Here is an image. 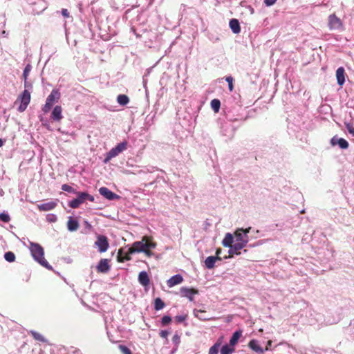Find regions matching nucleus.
<instances>
[{
    "label": "nucleus",
    "instance_id": "nucleus-51",
    "mask_svg": "<svg viewBox=\"0 0 354 354\" xmlns=\"http://www.w3.org/2000/svg\"><path fill=\"white\" fill-rule=\"evenodd\" d=\"M154 170V168L153 167H151V169H149V168H147L146 170H142L140 171V172H144V173H146V172H153Z\"/></svg>",
    "mask_w": 354,
    "mask_h": 354
},
{
    "label": "nucleus",
    "instance_id": "nucleus-44",
    "mask_svg": "<svg viewBox=\"0 0 354 354\" xmlns=\"http://www.w3.org/2000/svg\"><path fill=\"white\" fill-rule=\"evenodd\" d=\"M169 335V332L167 330H160V336L162 337V338H167V336Z\"/></svg>",
    "mask_w": 354,
    "mask_h": 354
},
{
    "label": "nucleus",
    "instance_id": "nucleus-37",
    "mask_svg": "<svg viewBox=\"0 0 354 354\" xmlns=\"http://www.w3.org/2000/svg\"><path fill=\"white\" fill-rule=\"evenodd\" d=\"M0 219L4 223H8L10 220V217L8 214L2 212L0 213Z\"/></svg>",
    "mask_w": 354,
    "mask_h": 354
},
{
    "label": "nucleus",
    "instance_id": "nucleus-22",
    "mask_svg": "<svg viewBox=\"0 0 354 354\" xmlns=\"http://www.w3.org/2000/svg\"><path fill=\"white\" fill-rule=\"evenodd\" d=\"M230 28L233 33L238 34L241 32L240 24L238 19H232L229 23Z\"/></svg>",
    "mask_w": 354,
    "mask_h": 354
},
{
    "label": "nucleus",
    "instance_id": "nucleus-56",
    "mask_svg": "<svg viewBox=\"0 0 354 354\" xmlns=\"http://www.w3.org/2000/svg\"><path fill=\"white\" fill-rule=\"evenodd\" d=\"M2 34H3V35H5V34H6V31H4V30H3V31L2 32Z\"/></svg>",
    "mask_w": 354,
    "mask_h": 354
},
{
    "label": "nucleus",
    "instance_id": "nucleus-50",
    "mask_svg": "<svg viewBox=\"0 0 354 354\" xmlns=\"http://www.w3.org/2000/svg\"><path fill=\"white\" fill-rule=\"evenodd\" d=\"M84 225L88 230H90L92 229L91 225L88 221H84Z\"/></svg>",
    "mask_w": 354,
    "mask_h": 354
},
{
    "label": "nucleus",
    "instance_id": "nucleus-11",
    "mask_svg": "<svg viewBox=\"0 0 354 354\" xmlns=\"http://www.w3.org/2000/svg\"><path fill=\"white\" fill-rule=\"evenodd\" d=\"M99 193L103 197L109 201L118 200L120 198L119 195L113 193L112 191H111L109 189L105 187H100L99 189Z\"/></svg>",
    "mask_w": 354,
    "mask_h": 354
},
{
    "label": "nucleus",
    "instance_id": "nucleus-31",
    "mask_svg": "<svg viewBox=\"0 0 354 354\" xmlns=\"http://www.w3.org/2000/svg\"><path fill=\"white\" fill-rule=\"evenodd\" d=\"M221 106V102L218 99H214L211 101V107L214 111V112L217 113L219 111Z\"/></svg>",
    "mask_w": 354,
    "mask_h": 354
},
{
    "label": "nucleus",
    "instance_id": "nucleus-36",
    "mask_svg": "<svg viewBox=\"0 0 354 354\" xmlns=\"http://www.w3.org/2000/svg\"><path fill=\"white\" fill-rule=\"evenodd\" d=\"M62 189L64 192H67L69 193H73V194L76 193L75 189H74L71 186L68 185V184L62 185Z\"/></svg>",
    "mask_w": 354,
    "mask_h": 354
},
{
    "label": "nucleus",
    "instance_id": "nucleus-53",
    "mask_svg": "<svg viewBox=\"0 0 354 354\" xmlns=\"http://www.w3.org/2000/svg\"><path fill=\"white\" fill-rule=\"evenodd\" d=\"M3 145V140L0 138V147H2Z\"/></svg>",
    "mask_w": 354,
    "mask_h": 354
},
{
    "label": "nucleus",
    "instance_id": "nucleus-28",
    "mask_svg": "<svg viewBox=\"0 0 354 354\" xmlns=\"http://www.w3.org/2000/svg\"><path fill=\"white\" fill-rule=\"evenodd\" d=\"M164 301L159 297L156 298L154 301V309L156 310H160L165 307Z\"/></svg>",
    "mask_w": 354,
    "mask_h": 354
},
{
    "label": "nucleus",
    "instance_id": "nucleus-41",
    "mask_svg": "<svg viewBox=\"0 0 354 354\" xmlns=\"http://www.w3.org/2000/svg\"><path fill=\"white\" fill-rule=\"evenodd\" d=\"M120 349L122 354H132L131 350L124 345H120Z\"/></svg>",
    "mask_w": 354,
    "mask_h": 354
},
{
    "label": "nucleus",
    "instance_id": "nucleus-13",
    "mask_svg": "<svg viewBox=\"0 0 354 354\" xmlns=\"http://www.w3.org/2000/svg\"><path fill=\"white\" fill-rule=\"evenodd\" d=\"M330 144L333 146L338 145L342 149H346L348 147V142L344 138H338L334 136L330 140Z\"/></svg>",
    "mask_w": 354,
    "mask_h": 354
},
{
    "label": "nucleus",
    "instance_id": "nucleus-19",
    "mask_svg": "<svg viewBox=\"0 0 354 354\" xmlns=\"http://www.w3.org/2000/svg\"><path fill=\"white\" fill-rule=\"evenodd\" d=\"M79 222L77 220L69 216L67 222V229L70 232H75L79 228Z\"/></svg>",
    "mask_w": 354,
    "mask_h": 354
},
{
    "label": "nucleus",
    "instance_id": "nucleus-24",
    "mask_svg": "<svg viewBox=\"0 0 354 354\" xmlns=\"http://www.w3.org/2000/svg\"><path fill=\"white\" fill-rule=\"evenodd\" d=\"M234 242V236L230 233H227L222 241L224 247L230 248Z\"/></svg>",
    "mask_w": 354,
    "mask_h": 354
},
{
    "label": "nucleus",
    "instance_id": "nucleus-32",
    "mask_svg": "<svg viewBox=\"0 0 354 354\" xmlns=\"http://www.w3.org/2000/svg\"><path fill=\"white\" fill-rule=\"evenodd\" d=\"M221 343L216 342L209 350V354H218Z\"/></svg>",
    "mask_w": 354,
    "mask_h": 354
},
{
    "label": "nucleus",
    "instance_id": "nucleus-45",
    "mask_svg": "<svg viewBox=\"0 0 354 354\" xmlns=\"http://www.w3.org/2000/svg\"><path fill=\"white\" fill-rule=\"evenodd\" d=\"M151 249H145V252H143V253H145L147 257H151L154 254L153 252L151 251Z\"/></svg>",
    "mask_w": 354,
    "mask_h": 354
},
{
    "label": "nucleus",
    "instance_id": "nucleus-8",
    "mask_svg": "<svg viewBox=\"0 0 354 354\" xmlns=\"http://www.w3.org/2000/svg\"><path fill=\"white\" fill-rule=\"evenodd\" d=\"M95 245L100 253L105 252L109 247L107 237L104 235H97Z\"/></svg>",
    "mask_w": 354,
    "mask_h": 354
},
{
    "label": "nucleus",
    "instance_id": "nucleus-35",
    "mask_svg": "<svg viewBox=\"0 0 354 354\" xmlns=\"http://www.w3.org/2000/svg\"><path fill=\"white\" fill-rule=\"evenodd\" d=\"M31 69H32V66L30 64H28L26 66V67L24 68V71H23L24 79L28 80V77L29 75V73H30Z\"/></svg>",
    "mask_w": 354,
    "mask_h": 354
},
{
    "label": "nucleus",
    "instance_id": "nucleus-26",
    "mask_svg": "<svg viewBox=\"0 0 354 354\" xmlns=\"http://www.w3.org/2000/svg\"><path fill=\"white\" fill-rule=\"evenodd\" d=\"M221 133L223 136L230 138L233 136L234 131L232 129L230 125L226 124L221 127Z\"/></svg>",
    "mask_w": 354,
    "mask_h": 354
},
{
    "label": "nucleus",
    "instance_id": "nucleus-15",
    "mask_svg": "<svg viewBox=\"0 0 354 354\" xmlns=\"http://www.w3.org/2000/svg\"><path fill=\"white\" fill-rule=\"evenodd\" d=\"M244 248L245 246H243V244L234 241L229 248L228 253L230 256H233L234 254L239 255L241 254L240 250Z\"/></svg>",
    "mask_w": 354,
    "mask_h": 354
},
{
    "label": "nucleus",
    "instance_id": "nucleus-6",
    "mask_svg": "<svg viewBox=\"0 0 354 354\" xmlns=\"http://www.w3.org/2000/svg\"><path fill=\"white\" fill-rule=\"evenodd\" d=\"M251 227H249L246 229H237L234 232V241L243 244V245L245 247L249 242L248 233L251 231Z\"/></svg>",
    "mask_w": 354,
    "mask_h": 354
},
{
    "label": "nucleus",
    "instance_id": "nucleus-30",
    "mask_svg": "<svg viewBox=\"0 0 354 354\" xmlns=\"http://www.w3.org/2000/svg\"><path fill=\"white\" fill-rule=\"evenodd\" d=\"M234 352V348L230 347L228 344H225L221 347V354H232Z\"/></svg>",
    "mask_w": 354,
    "mask_h": 354
},
{
    "label": "nucleus",
    "instance_id": "nucleus-29",
    "mask_svg": "<svg viewBox=\"0 0 354 354\" xmlns=\"http://www.w3.org/2000/svg\"><path fill=\"white\" fill-rule=\"evenodd\" d=\"M249 346L251 349L257 352H263L262 348L257 344V341L252 339L249 342Z\"/></svg>",
    "mask_w": 354,
    "mask_h": 354
},
{
    "label": "nucleus",
    "instance_id": "nucleus-16",
    "mask_svg": "<svg viewBox=\"0 0 354 354\" xmlns=\"http://www.w3.org/2000/svg\"><path fill=\"white\" fill-rule=\"evenodd\" d=\"M57 205V203L56 201H50L39 204L37 205V207L40 211L47 212L55 209Z\"/></svg>",
    "mask_w": 354,
    "mask_h": 354
},
{
    "label": "nucleus",
    "instance_id": "nucleus-14",
    "mask_svg": "<svg viewBox=\"0 0 354 354\" xmlns=\"http://www.w3.org/2000/svg\"><path fill=\"white\" fill-rule=\"evenodd\" d=\"M51 118L54 121H60L62 118V108L61 106L57 105L53 109L51 113Z\"/></svg>",
    "mask_w": 354,
    "mask_h": 354
},
{
    "label": "nucleus",
    "instance_id": "nucleus-21",
    "mask_svg": "<svg viewBox=\"0 0 354 354\" xmlns=\"http://www.w3.org/2000/svg\"><path fill=\"white\" fill-rule=\"evenodd\" d=\"M138 281L143 286H147L149 284V277L146 271H142L139 273Z\"/></svg>",
    "mask_w": 354,
    "mask_h": 354
},
{
    "label": "nucleus",
    "instance_id": "nucleus-18",
    "mask_svg": "<svg viewBox=\"0 0 354 354\" xmlns=\"http://www.w3.org/2000/svg\"><path fill=\"white\" fill-rule=\"evenodd\" d=\"M216 261H221L220 257L209 256L207 257L205 260V265L207 269H212L215 266Z\"/></svg>",
    "mask_w": 354,
    "mask_h": 354
},
{
    "label": "nucleus",
    "instance_id": "nucleus-12",
    "mask_svg": "<svg viewBox=\"0 0 354 354\" xmlns=\"http://www.w3.org/2000/svg\"><path fill=\"white\" fill-rule=\"evenodd\" d=\"M110 268L111 267L107 259H102L97 266V272L101 273L108 272L110 270Z\"/></svg>",
    "mask_w": 354,
    "mask_h": 354
},
{
    "label": "nucleus",
    "instance_id": "nucleus-55",
    "mask_svg": "<svg viewBox=\"0 0 354 354\" xmlns=\"http://www.w3.org/2000/svg\"><path fill=\"white\" fill-rule=\"evenodd\" d=\"M250 11H251V12H252V13H253V12H254L253 8H251V7H250Z\"/></svg>",
    "mask_w": 354,
    "mask_h": 354
},
{
    "label": "nucleus",
    "instance_id": "nucleus-52",
    "mask_svg": "<svg viewBox=\"0 0 354 354\" xmlns=\"http://www.w3.org/2000/svg\"><path fill=\"white\" fill-rule=\"evenodd\" d=\"M220 253H221V250H216V257H218V254H219Z\"/></svg>",
    "mask_w": 354,
    "mask_h": 354
},
{
    "label": "nucleus",
    "instance_id": "nucleus-5",
    "mask_svg": "<svg viewBox=\"0 0 354 354\" xmlns=\"http://www.w3.org/2000/svg\"><path fill=\"white\" fill-rule=\"evenodd\" d=\"M60 97L61 93L56 88L53 89L50 95L47 97L45 104L42 107L44 113H46L49 112L54 103L57 102Z\"/></svg>",
    "mask_w": 354,
    "mask_h": 354
},
{
    "label": "nucleus",
    "instance_id": "nucleus-27",
    "mask_svg": "<svg viewBox=\"0 0 354 354\" xmlns=\"http://www.w3.org/2000/svg\"><path fill=\"white\" fill-rule=\"evenodd\" d=\"M117 102L119 104H120L122 106H125L129 103V99L127 95H124V94H120V95H118L117 97Z\"/></svg>",
    "mask_w": 354,
    "mask_h": 354
},
{
    "label": "nucleus",
    "instance_id": "nucleus-3",
    "mask_svg": "<svg viewBox=\"0 0 354 354\" xmlns=\"http://www.w3.org/2000/svg\"><path fill=\"white\" fill-rule=\"evenodd\" d=\"M127 145L128 142L127 141H123L118 144L115 147L112 148L108 153H106L103 162L104 163L109 162L112 158L118 156L120 153L125 151L127 149Z\"/></svg>",
    "mask_w": 354,
    "mask_h": 354
},
{
    "label": "nucleus",
    "instance_id": "nucleus-20",
    "mask_svg": "<svg viewBox=\"0 0 354 354\" xmlns=\"http://www.w3.org/2000/svg\"><path fill=\"white\" fill-rule=\"evenodd\" d=\"M345 71L343 67H339L336 71V77L337 84L339 86H342L345 82L344 77Z\"/></svg>",
    "mask_w": 354,
    "mask_h": 354
},
{
    "label": "nucleus",
    "instance_id": "nucleus-42",
    "mask_svg": "<svg viewBox=\"0 0 354 354\" xmlns=\"http://www.w3.org/2000/svg\"><path fill=\"white\" fill-rule=\"evenodd\" d=\"M225 81L228 83V87H229L230 91H232L233 90V84H232L233 78H232V77H231V76L226 77Z\"/></svg>",
    "mask_w": 354,
    "mask_h": 354
},
{
    "label": "nucleus",
    "instance_id": "nucleus-54",
    "mask_svg": "<svg viewBox=\"0 0 354 354\" xmlns=\"http://www.w3.org/2000/svg\"><path fill=\"white\" fill-rule=\"evenodd\" d=\"M3 194V191L2 189H0V195L2 196Z\"/></svg>",
    "mask_w": 354,
    "mask_h": 354
},
{
    "label": "nucleus",
    "instance_id": "nucleus-9",
    "mask_svg": "<svg viewBox=\"0 0 354 354\" xmlns=\"http://www.w3.org/2000/svg\"><path fill=\"white\" fill-rule=\"evenodd\" d=\"M328 27L330 30H339L342 28V22L335 14L328 17Z\"/></svg>",
    "mask_w": 354,
    "mask_h": 354
},
{
    "label": "nucleus",
    "instance_id": "nucleus-49",
    "mask_svg": "<svg viewBox=\"0 0 354 354\" xmlns=\"http://www.w3.org/2000/svg\"><path fill=\"white\" fill-rule=\"evenodd\" d=\"M24 87L26 88L32 87L31 84H29V82H28V80H26V79H24Z\"/></svg>",
    "mask_w": 354,
    "mask_h": 354
},
{
    "label": "nucleus",
    "instance_id": "nucleus-1",
    "mask_svg": "<svg viewBox=\"0 0 354 354\" xmlns=\"http://www.w3.org/2000/svg\"><path fill=\"white\" fill-rule=\"evenodd\" d=\"M30 251L35 261L49 270H53V267L44 258V250L41 245L37 243L30 242Z\"/></svg>",
    "mask_w": 354,
    "mask_h": 354
},
{
    "label": "nucleus",
    "instance_id": "nucleus-38",
    "mask_svg": "<svg viewBox=\"0 0 354 354\" xmlns=\"http://www.w3.org/2000/svg\"><path fill=\"white\" fill-rule=\"evenodd\" d=\"M171 321V317L169 315H165L161 319V324L162 326H166L169 324Z\"/></svg>",
    "mask_w": 354,
    "mask_h": 354
},
{
    "label": "nucleus",
    "instance_id": "nucleus-39",
    "mask_svg": "<svg viewBox=\"0 0 354 354\" xmlns=\"http://www.w3.org/2000/svg\"><path fill=\"white\" fill-rule=\"evenodd\" d=\"M187 317V315H176L175 317V320L177 323H182L186 320Z\"/></svg>",
    "mask_w": 354,
    "mask_h": 354
},
{
    "label": "nucleus",
    "instance_id": "nucleus-43",
    "mask_svg": "<svg viewBox=\"0 0 354 354\" xmlns=\"http://www.w3.org/2000/svg\"><path fill=\"white\" fill-rule=\"evenodd\" d=\"M277 1V0H264V3L267 6H271L274 5Z\"/></svg>",
    "mask_w": 354,
    "mask_h": 354
},
{
    "label": "nucleus",
    "instance_id": "nucleus-33",
    "mask_svg": "<svg viewBox=\"0 0 354 354\" xmlns=\"http://www.w3.org/2000/svg\"><path fill=\"white\" fill-rule=\"evenodd\" d=\"M4 259L8 262H14L15 260V254L12 252H7L4 254Z\"/></svg>",
    "mask_w": 354,
    "mask_h": 354
},
{
    "label": "nucleus",
    "instance_id": "nucleus-48",
    "mask_svg": "<svg viewBox=\"0 0 354 354\" xmlns=\"http://www.w3.org/2000/svg\"><path fill=\"white\" fill-rule=\"evenodd\" d=\"M62 15L64 17H69V12L68 11L67 9H65V8H63L62 10Z\"/></svg>",
    "mask_w": 354,
    "mask_h": 354
},
{
    "label": "nucleus",
    "instance_id": "nucleus-23",
    "mask_svg": "<svg viewBox=\"0 0 354 354\" xmlns=\"http://www.w3.org/2000/svg\"><path fill=\"white\" fill-rule=\"evenodd\" d=\"M205 313L206 312L205 310H197V309H194L193 311V314H194V317H197L198 319L202 320V321L210 320L211 317L207 316L205 315Z\"/></svg>",
    "mask_w": 354,
    "mask_h": 354
},
{
    "label": "nucleus",
    "instance_id": "nucleus-40",
    "mask_svg": "<svg viewBox=\"0 0 354 354\" xmlns=\"http://www.w3.org/2000/svg\"><path fill=\"white\" fill-rule=\"evenodd\" d=\"M46 219L50 223H54V222L57 221V216L55 214H49L47 215Z\"/></svg>",
    "mask_w": 354,
    "mask_h": 354
},
{
    "label": "nucleus",
    "instance_id": "nucleus-25",
    "mask_svg": "<svg viewBox=\"0 0 354 354\" xmlns=\"http://www.w3.org/2000/svg\"><path fill=\"white\" fill-rule=\"evenodd\" d=\"M242 335L241 330H236L232 335L230 339V345L234 346L238 342L239 338Z\"/></svg>",
    "mask_w": 354,
    "mask_h": 354
},
{
    "label": "nucleus",
    "instance_id": "nucleus-4",
    "mask_svg": "<svg viewBox=\"0 0 354 354\" xmlns=\"http://www.w3.org/2000/svg\"><path fill=\"white\" fill-rule=\"evenodd\" d=\"M77 194V198H73L68 203V205L71 208H77L81 204L84 203L86 200L89 201L93 202L95 198L94 196L90 195L87 192H77L75 193Z\"/></svg>",
    "mask_w": 354,
    "mask_h": 354
},
{
    "label": "nucleus",
    "instance_id": "nucleus-10",
    "mask_svg": "<svg viewBox=\"0 0 354 354\" xmlns=\"http://www.w3.org/2000/svg\"><path fill=\"white\" fill-rule=\"evenodd\" d=\"M198 291L194 288L187 287H181L180 289V294L182 297L187 298L190 301H194V295H197Z\"/></svg>",
    "mask_w": 354,
    "mask_h": 354
},
{
    "label": "nucleus",
    "instance_id": "nucleus-34",
    "mask_svg": "<svg viewBox=\"0 0 354 354\" xmlns=\"http://www.w3.org/2000/svg\"><path fill=\"white\" fill-rule=\"evenodd\" d=\"M30 333H31L32 336L36 340H38V341H40V342H46L45 338L40 333H37L36 331H33V330H32Z\"/></svg>",
    "mask_w": 354,
    "mask_h": 354
},
{
    "label": "nucleus",
    "instance_id": "nucleus-2",
    "mask_svg": "<svg viewBox=\"0 0 354 354\" xmlns=\"http://www.w3.org/2000/svg\"><path fill=\"white\" fill-rule=\"evenodd\" d=\"M156 247V243L153 241H149V238L145 236L142 241L134 242L132 245V247L129 249V251L131 254L136 252H145V249H154Z\"/></svg>",
    "mask_w": 354,
    "mask_h": 354
},
{
    "label": "nucleus",
    "instance_id": "nucleus-7",
    "mask_svg": "<svg viewBox=\"0 0 354 354\" xmlns=\"http://www.w3.org/2000/svg\"><path fill=\"white\" fill-rule=\"evenodd\" d=\"M18 100H20L21 104L18 107V111L19 112L24 111L30 102V93L27 89H25L22 93L19 96Z\"/></svg>",
    "mask_w": 354,
    "mask_h": 354
},
{
    "label": "nucleus",
    "instance_id": "nucleus-46",
    "mask_svg": "<svg viewBox=\"0 0 354 354\" xmlns=\"http://www.w3.org/2000/svg\"><path fill=\"white\" fill-rule=\"evenodd\" d=\"M172 341L175 344H179L180 337L178 335H174L173 337Z\"/></svg>",
    "mask_w": 354,
    "mask_h": 354
},
{
    "label": "nucleus",
    "instance_id": "nucleus-47",
    "mask_svg": "<svg viewBox=\"0 0 354 354\" xmlns=\"http://www.w3.org/2000/svg\"><path fill=\"white\" fill-rule=\"evenodd\" d=\"M346 128L348 132L354 136V128L351 124H347Z\"/></svg>",
    "mask_w": 354,
    "mask_h": 354
},
{
    "label": "nucleus",
    "instance_id": "nucleus-17",
    "mask_svg": "<svg viewBox=\"0 0 354 354\" xmlns=\"http://www.w3.org/2000/svg\"><path fill=\"white\" fill-rule=\"evenodd\" d=\"M183 281V277L180 274H177L172 276L171 278H169L167 280V283L169 288H171L176 285L180 283Z\"/></svg>",
    "mask_w": 354,
    "mask_h": 354
}]
</instances>
